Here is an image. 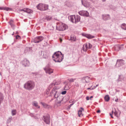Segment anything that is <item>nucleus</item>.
Segmentation results:
<instances>
[{"label": "nucleus", "mask_w": 126, "mask_h": 126, "mask_svg": "<svg viewBox=\"0 0 126 126\" xmlns=\"http://www.w3.org/2000/svg\"><path fill=\"white\" fill-rule=\"evenodd\" d=\"M53 60L55 62L60 63L63 59V55L60 51L55 52L52 56Z\"/></svg>", "instance_id": "nucleus-1"}, {"label": "nucleus", "mask_w": 126, "mask_h": 126, "mask_svg": "<svg viewBox=\"0 0 126 126\" xmlns=\"http://www.w3.org/2000/svg\"><path fill=\"white\" fill-rule=\"evenodd\" d=\"M35 86L34 82L32 81H29L24 84V88L28 90H31L34 88Z\"/></svg>", "instance_id": "nucleus-2"}, {"label": "nucleus", "mask_w": 126, "mask_h": 126, "mask_svg": "<svg viewBox=\"0 0 126 126\" xmlns=\"http://www.w3.org/2000/svg\"><path fill=\"white\" fill-rule=\"evenodd\" d=\"M67 26L65 24L61 23L57 25L56 26V29L59 31H63L67 28Z\"/></svg>", "instance_id": "nucleus-3"}, {"label": "nucleus", "mask_w": 126, "mask_h": 126, "mask_svg": "<svg viewBox=\"0 0 126 126\" xmlns=\"http://www.w3.org/2000/svg\"><path fill=\"white\" fill-rule=\"evenodd\" d=\"M48 6L47 5L40 3L38 4L36 7L38 9L42 11L47 10L48 9Z\"/></svg>", "instance_id": "nucleus-4"}, {"label": "nucleus", "mask_w": 126, "mask_h": 126, "mask_svg": "<svg viewBox=\"0 0 126 126\" xmlns=\"http://www.w3.org/2000/svg\"><path fill=\"white\" fill-rule=\"evenodd\" d=\"M42 119L47 124L49 125L50 123V116L49 115L47 114L43 116Z\"/></svg>", "instance_id": "nucleus-5"}, {"label": "nucleus", "mask_w": 126, "mask_h": 126, "mask_svg": "<svg viewBox=\"0 0 126 126\" xmlns=\"http://www.w3.org/2000/svg\"><path fill=\"white\" fill-rule=\"evenodd\" d=\"M44 39V37L42 36H39L34 38L33 41L35 43H38L41 42Z\"/></svg>", "instance_id": "nucleus-6"}, {"label": "nucleus", "mask_w": 126, "mask_h": 126, "mask_svg": "<svg viewBox=\"0 0 126 126\" xmlns=\"http://www.w3.org/2000/svg\"><path fill=\"white\" fill-rule=\"evenodd\" d=\"M124 64V61L123 60H118L115 65V67H119Z\"/></svg>", "instance_id": "nucleus-7"}, {"label": "nucleus", "mask_w": 126, "mask_h": 126, "mask_svg": "<svg viewBox=\"0 0 126 126\" xmlns=\"http://www.w3.org/2000/svg\"><path fill=\"white\" fill-rule=\"evenodd\" d=\"M79 14L81 16L86 17L89 16V13L87 11H86L82 10L78 12Z\"/></svg>", "instance_id": "nucleus-8"}, {"label": "nucleus", "mask_w": 126, "mask_h": 126, "mask_svg": "<svg viewBox=\"0 0 126 126\" xmlns=\"http://www.w3.org/2000/svg\"><path fill=\"white\" fill-rule=\"evenodd\" d=\"M21 64L24 67H28L30 64L29 61L26 59H24L22 61Z\"/></svg>", "instance_id": "nucleus-9"}, {"label": "nucleus", "mask_w": 126, "mask_h": 126, "mask_svg": "<svg viewBox=\"0 0 126 126\" xmlns=\"http://www.w3.org/2000/svg\"><path fill=\"white\" fill-rule=\"evenodd\" d=\"M44 70L45 71L46 73L50 74L53 72V70L50 68H44Z\"/></svg>", "instance_id": "nucleus-10"}, {"label": "nucleus", "mask_w": 126, "mask_h": 126, "mask_svg": "<svg viewBox=\"0 0 126 126\" xmlns=\"http://www.w3.org/2000/svg\"><path fill=\"white\" fill-rule=\"evenodd\" d=\"M82 35L83 36H84L88 39H91L94 38L95 37L94 36L90 34H86L84 33H82Z\"/></svg>", "instance_id": "nucleus-11"}, {"label": "nucleus", "mask_w": 126, "mask_h": 126, "mask_svg": "<svg viewBox=\"0 0 126 126\" xmlns=\"http://www.w3.org/2000/svg\"><path fill=\"white\" fill-rule=\"evenodd\" d=\"M115 49L117 51L121 50H123L124 48L123 45L116 46L115 47Z\"/></svg>", "instance_id": "nucleus-12"}, {"label": "nucleus", "mask_w": 126, "mask_h": 126, "mask_svg": "<svg viewBox=\"0 0 126 126\" xmlns=\"http://www.w3.org/2000/svg\"><path fill=\"white\" fill-rule=\"evenodd\" d=\"M102 17L103 19L105 21L108 20L110 18V16L108 14L103 15Z\"/></svg>", "instance_id": "nucleus-13"}, {"label": "nucleus", "mask_w": 126, "mask_h": 126, "mask_svg": "<svg viewBox=\"0 0 126 126\" xmlns=\"http://www.w3.org/2000/svg\"><path fill=\"white\" fill-rule=\"evenodd\" d=\"M84 0H81L82 4L85 7H87L89 5V3L85 1L84 2Z\"/></svg>", "instance_id": "nucleus-14"}, {"label": "nucleus", "mask_w": 126, "mask_h": 126, "mask_svg": "<svg viewBox=\"0 0 126 126\" xmlns=\"http://www.w3.org/2000/svg\"><path fill=\"white\" fill-rule=\"evenodd\" d=\"M75 17L74 16V15H73L70 16L68 17V19L69 20H70L72 23H74V18H75Z\"/></svg>", "instance_id": "nucleus-15"}, {"label": "nucleus", "mask_w": 126, "mask_h": 126, "mask_svg": "<svg viewBox=\"0 0 126 126\" xmlns=\"http://www.w3.org/2000/svg\"><path fill=\"white\" fill-rule=\"evenodd\" d=\"M60 83L59 82H56L55 81H53V83H51L49 85V87L50 88H51L53 85H58Z\"/></svg>", "instance_id": "nucleus-16"}, {"label": "nucleus", "mask_w": 126, "mask_h": 126, "mask_svg": "<svg viewBox=\"0 0 126 126\" xmlns=\"http://www.w3.org/2000/svg\"><path fill=\"white\" fill-rule=\"evenodd\" d=\"M82 110H84V109L82 107L80 108V109L78 111V116L79 117H81L83 115V114H82Z\"/></svg>", "instance_id": "nucleus-17"}, {"label": "nucleus", "mask_w": 126, "mask_h": 126, "mask_svg": "<svg viewBox=\"0 0 126 126\" xmlns=\"http://www.w3.org/2000/svg\"><path fill=\"white\" fill-rule=\"evenodd\" d=\"M54 94V97L55 98H57L60 96V93L57 91H56Z\"/></svg>", "instance_id": "nucleus-18"}, {"label": "nucleus", "mask_w": 126, "mask_h": 126, "mask_svg": "<svg viewBox=\"0 0 126 126\" xmlns=\"http://www.w3.org/2000/svg\"><path fill=\"white\" fill-rule=\"evenodd\" d=\"M12 9L9 8L4 7H0V10H5L8 11H11Z\"/></svg>", "instance_id": "nucleus-19"}, {"label": "nucleus", "mask_w": 126, "mask_h": 126, "mask_svg": "<svg viewBox=\"0 0 126 126\" xmlns=\"http://www.w3.org/2000/svg\"><path fill=\"white\" fill-rule=\"evenodd\" d=\"M13 21V20L11 19L10 21L8 22V23L11 26L12 28L13 29H14V25Z\"/></svg>", "instance_id": "nucleus-20"}, {"label": "nucleus", "mask_w": 126, "mask_h": 126, "mask_svg": "<svg viewBox=\"0 0 126 126\" xmlns=\"http://www.w3.org/2000/svg\"><path fill=\"white\" fill-rule=\"evenodd\" d=\"M76 19L75 20V23L79 22L80 19V17L79 15H76Z\"/></svg>", "instance_id": "nucleus-21"}, {"label": "nucleus", "mask_w": 126, "mask_h": 126, "mask_svg": "<svg viewBox=\"0 0 126 126\" xmlns=\"http://www.w3.org/2000/svg\"><path fill=\"white\" fill-rule=\"evenodd\" d=\"M32 105L35 106L37 108H40V106L38 105V103L36 101H34L33 102Z\"/></svg>", "instance_id": "nucleus-22"}, {"label": "nucleus", "mask_w": 126, "mask_h": 126, "mask_svg": "<svg viewBox=\"0 0 126 126\" xmlns=\"http://www.w3.org/2000/svg\"><path fill=\"white\" fill-rule=\"evenodd\" d=\"M119 77L118 79H117V80L118 81H121L122 80H123L124 78V76L122 75H119Z\"/></svg>", "instance_id": "nucleus-23"}, {"label": "nucleus", "mask_w": 126, "mask_h": 126, "mask_svg": "<svg viewBox=\"0 0 126 126\" xmlns=\"http://www.w3.org/2000/svg\"><path fill=\"white\" fill-rule=\"evenodd\" d=\"M66 83L65 84V85L64 87V89L66 90H67L69 89L70 88V87L68 84V83L66 82Z\"/></svg>", "instance_id": "nucleus-24"}, {"label": "nucleus", "mask_w": 126, "mask_h": 126, "mask_svg": "<svg viewBox=\"0 0 126 126\" xmlns=\"http://www.w3.org/2000/svg\"><path fill=\"white\" fill-rule=\"evenodd\" d=\"M104 98L105 101L106 102H108L110 99V98L108 95H106L105 96Z\"/></svg>", "instance_id": "nucleus-25"}, {"label": "nucleus", "mask_w": 126, "mask_h": 126, "mask_svg": "<svg viewBox=\"0 0 126 126\" xmlns=\"http://www.w3.org/2000/svg\"><path fill=\"white\" fill-rule=\"evenodd\" d=\"M85 80L86 82H90V81L91 80V79H90V78L89 77H88V76H87L85 77Z\"/></svg>", "instance_id": "nucleus-26"}, {"label": "nucleus", "mask_w": 126, "mask_h": 126, "mask_svg": "<svg viewBox=\"0 0 126 126\" xmlns=\"http://www.w3.org/2000/svg\"><path fill=\"white\" fill-rule=\"evenodd\" d=\"M121 28L124 30H126V24L125 23L123 24L121 27Z\"/></svg>", "instance_id": "nucleus-27"}, {"label": "nucleus", "mask_w": 126, "mask_h": 126, "mask_svg": "<svg viewBox=\"0 0 126 126\" xmlns=\"http://www.w3.org/2000/svg\"><path fill=\"white\" fill-rule=\"evenodd\" d=\"M26 12L27 13H32L33 12L32 10L26 8Z\"/></svg>", "instance_id": "nucleus-28"}, {"label": "nucleus", "mask_w": 126, "mask_h": 126, "mask_svg": "<svg viewBox=\"0 0 126 126\" xmlns=\"http://www.w3.org/2000/svg\"><path fill=\"white\" fill-rule=\"evenodd\" d=\"M58 89V87L56 86H55L54 87L53 89L52 90L51 94H54V93L56 91V90Z\"/></svg>", "instance_id": "nucleus-29"}, {"label": "nucleus", "mask_w": 126, "mask_h": 126, "mask_svg": "<svg viewBox=\"0 0 126 126\" xmlns=\"http://www.w3.org/2000/svg\"><path fill=\"white\" fill-rule=\"evenodd\" d=\"M3 98L2 94L1 93H0V105L2 101Z\"/></svg>", "instance_id": "nucleus-30"}, {"label": "nucleus", "mask_w": 126, "mask_h": 126, "mask_svg": "<svg viewBox=\"0 0 126 126\" xmlns=\"http://www.w3.org/2000/svg\"><path fill=\"white\" fill-rule=\"evenodd\" d=\"M70 40L73 41H75L76 40V37H74L73 35H72L70 37Z\"/></svg>", "instance_id": "nucleus-31"}, {"label": "nucleus", "mask_w": 126, "mask_h": 126, "mask_svg": "<svg viewBox=\"0 0 126 126\" xmlns=\"http://www.w3.org/2000/svg\"><path fill=\"white\" fill-rule=\"evenodd\" d=\"M41 104L45 108L47 107L49 105L45 103H44L42 102H41Z\"/></svg>", "instance_id": "nucleus-32"}, {"label": "nucleus", "mask_w": 126, "mask_h": 126, "mask_svg": "<svg viewBox=\"0 0 126 126\" xmlns=\"http://www.w3.org/2000/svg\"><path fill=\"white\" fill-rule=\"evenodd\" d=\"M46 19L47 21H49L51 19L52 17L50 16H47Z\"/></svg>", "instance_id": "nucleus-33"}, {"label": "nucleus", "mask_w": 126, "mask_h": 126, "mask_svg": "<svg viewBox=\"0 0 126 126\" xmlns=\"http://www.w3.org/2000/svg\"><path fill=\"white\" fill-rule=\"evenodd\" d=\"M16 113V111L15 110H12V114L13 116L15 115Z\"/></svg>", "instance_id": "nucleus-34"}, {"label": "nucleus", "mask_w": 126, "mask_h": 126, "mask_svg": "<svg viewBox=\"0 0 126 126\" xmlns=\"http://www.w3.org/2000/svg\"><path fill=\"white\" fill-rule=\"evenodd\" d=\"M64 98L63 96H60L59 97V99L60 100L62 101L63 100Z\"/></svg>", "instance_id": "nucleus-35"}, {"label": "nucleus", "mask_w": 126, "mask_h": 126, "mask_svg": "<svg viewBox=\"0 0 126 126\" xmlns=\"http://www.w3.org/2000/svg\"><path fill=\"white\" fill-rule=\"evenodd\" d=\"M114 114L117 117H119V115L118 113V112L116 111H115L114 112Z\"/></svg>", "instance_id": "nucleus-36"}, {"label": "nucleus", "mask_w": 126, "mask_h": 126, "mask_svg": "<svg viewBox=\"0 0 126 126\" xmlns=\"http://www.w3.org/2000/svg\"><path fill=\"white\" fill-rule=\"evenodd\" d=\"M16 36V39H19L20 38V36L18 35H17L16 36Z\"/></svg>", "instance_id": "nucleus-37"}, {"label": "nucleus", "mask_w": 126, "mask_h": 126, "mask_svg": "<svg viewBox=\"0 0 126 126\" xmlns=\"http://www.w3.org/2000/svg\"><path fill=\"white\" fill-rule=\"evenodd\" d=\"M74 79L75 80V79H74L72 78L71 79H68V80H69V82H74Z\"/></svg>", "instance_id": "nucleus-38"}, {"label": "nucleus", "mask_w": 126, "mask_h": 126, "mask_svg": "<svg viewBox=\"0 0 126 126\" xmlns=\"http://www.w3.org/2000/svg\"><path fill=\"white\" fill-rule=\"evenodd\" d=\"M26 8H24L23 9H20V11H23L24 12H26Z\"/></svg>", "instance_id": "nucleus-39"}, {"label": "nucleus", "mask_w": 126, "mask_h": 126, "mask_svg": "<svg viewBox=\"0 0 126 126\" xmlns=\"http://www.w3.org/2000/svg\"><path fill=\"white\" fill-rule=\"evenodd\" d=\"M88 48L89 49H90L92 47V45L90 43H88Z\"/></svg>", "instance_id": "nucleus-40"}, {"label": "nucleus", "mask_w": 126, "mask_h": 126, "mask_svg": "<svg viewBox=\"0 0 126 126\" xmlns=\"http://www.w3.org/2000/svg\"><path fill=\"white\" fill-rule=\"evenodd\" d=\"M50 89H51V88H49H49L47 90V92H46V94H48L49 92V91Z\"/></svg>", "instance_id": "nucleus-41"}, {"label": "nucleus", "mask_w": 126, "mask_h": 126, "mask_svg": "<svg viewBox=\"0 0 126 126\" xmlns=\"http://www.w3.org/2000/svg\"><path fill=\"white\" fill-rule=\"evenodd\" d=\"M82 50H83V51H86L87 50L86 49H85V48H84V45H83V47H82Z\"/></svg>", "instance_id": "nucleus-42"}, {"label": "nucleus", "mask_w": 126, "mask_h": 126, "mask_svg": "<svg viewBox=\"0 0 126 126\" xmlns=\"http://www.w3.org/2000/svg\"><path fill=\"white\" fill-rule=\"evenodd\" d=\"M66 92H66V91H63L62 92H61V94H63V95L65 94H66Z\"/></svg>", "instance_id": "nucleus-43"}, {"label": "nucleus", "mask_w": 126, "mask_h": 126, "mask_svg": "<svg viewBox=\"0 0 126 126\" xmlns=\"http://www.w3.org/2000/svg\"><path fill=\"white\" fill-rule=\"evenodd\" d=\"M88 45L87 43L85 44V47H86V50L88 49H89L88 47Z\"/></svg>", "instance_id": "nucleus-44"}, {"label": "nucleus", "mask_w": 126, "mask_h": 126, "mask_svg": "<svg viewBox=\"0 0 126 126\" xmlns=\"http://www.w3.org/2000/svg\"><path fill=\"white\" fill-rule=\"evenodd\" d=\"M73 104V103L71 104L68 106V108H70L71 106Z\"/></svg>", "instance_id": "nucleus-45"}, {"label": "nucleus", "mask_w": 126, "mask_h": 126, "mask_svg": "<svg viewBox=\"0 0 126 126\" xmlns=\"http://www.w3.org/2000/svg\"><path fill=\"white\" fill-rule=\"evenodd\" d=\"M62 101L61 100H59L57 102V103L58 104H60Z\"/></svg>", "instance_id": "nucleus-46"}, {"label": "nucleus", "mask_w": 126, "mask_h": 126, "mask_svg": "<svg viewBox=\"0 0 126 126\" xmlns=\"http://www.w3.org/2000/svg\"><path fill=\"white\" fill-rule=\"evenodd\" d=\"M86 99L87 100H89L90 99V98L89 96H87L86 97Z\"/></svg>", "instance_id": "nucleus-47"}, {"label": "nucleus", "mask_w": 126, "mask_h": 126, "mask_svg": "<svg viewBox=\"0 0 126 126\" xmlns=\"http://www.w3.org/2000/svg\"><path fill=\"white\" fill-rule=\"evenodd\" d=\"M118 98H116V99L115 100V102H118Z\"/></svg>", "instance_id": "nucleus-48"}, {"label": "nucleus", "mask_w": 126, "mask_h": 126, "mask_svg": "<svg viewBox=\"0 0 126 126\" xmlns=\"http://www.w3.org/2000/svg\"><path fill=\"white\" fill-rule=\"evenodd\" d=\"M74 15V16L75 17V18H74V20H75V19L76 20V15Z\"/></svg>", "instance_id": "nucleus-49"}, {"label": "nucleus", "mask_w": 126, "mask_h": 126, "mask_svg": "<svg viewBox=\"0 0 126 126\" xmlns=\"http://www.w3.org/2000/svg\"><path fill=\"white\" fill-rule=\"evenodd\" d=\"M31 115H30L32 117H34V115H33V113H31Z\"/></svg>", "instance_id": "nucleus-50"}, {"label": "nucleus", "mask_w": 126, "mask_h": 126, "mask_svg": "<svg viewBox=\"0 0 126 126\" xmlns=\"http://www.w3.org/2000/svg\"><path fill=\"white\" fill-rule=\"evenodd\" d=\"M100 110H98L97 111V112L98 113H100Z\"/></svg>", "instance_id": "nucleus-51"}, {"label": "nucleus", "mask_w": 126, "mask_h": 126, "mask_svg": "<svg viewBox=\"0 0 126 126\" xmlns=\"http://www.w3.org/2000/svg\"><path fill=\"white\" fill-rule=\"evenodd\" d=\"M59 40H60V42L61 43L62 42V39L61 38H60L59 39Z\"/></svg>", "instance_id": "nucleus-52"}, {"label": "nucleus", "mask_w": 126, "mask_h": 126, "mask_svg": "<svg viewBox=\"0 0 126 126\" xmlns=\"http://www.w3.org/2000/svg\"><path fill=\"white\" fill-rule=\"evenodd\" d=\"M93 97V96H91L90 97V100H91V98H92Z\"/></svg>", "instance_id": "nucleus-53"}, {"label": "nucleus", "mask_w": 126, "mask_h": 126, "mask_svg": "<svg viewBox=\"0 0 126 126\" xmlns=\"http://www.w3.org/2000/svg\"><path fill=\"white\" fill-rule=\"evenodd\" d=\"M112 114H111V113H110V115L111 116H112Z\"/></svg>", "instance_id": "nucleus-54"}, {"label": "nucleus", "mask_w": 126, "mask_h": 126, "mask_svg": "<svg viewBox=\"0 0 126 126\" xmlns=\"http://www.w3.org/2000/svg\"><path fill=\"white\" fill-rule=\"evenodd\" d=\"M87 89L88 90H91V88H89Z\"/></svg>", "instance_id": "nucleus-55"}, {"label": "nucleus", "mask_w": 126, "mask_h": 126, "mask_svg": "<svg viewBox=\"0 0 126 126\" xmlns=\"http://www.w3.org/2000/svg\"><path fill=\"white\" fill-rule=\"evenodd\" d=\"M106 0H102V1L103 2H105L106 1Z\"/></svg>", "instance_id": "nucleus-56"}, {"label": "nucleus", "mask_w": 126, "mask_h": 126, "mask_svg": "<svg viewBox=\"0 0 126 126\" xmlns=\"http://www.w3.org/2000/svg\"><path fill=\"white\" fill-rule=\"evenodd\" d=\"M99 85V84H97L96 85V86H96V87H97V86H98Z\"/></svg>", "instance_id": "nucleus-57"}, {"label": "nucleus", "mask_w": 126, "mask_h": 126, "mask_svg": "<svg viewBox=\"0 0 126 126\" xmlns=\"http://www.w3.org/2000/svg\"><path fill=\"white\" fill-rule=\"evenodd\" d=\"M94 89V88H91V90H93Z\"/></svg>", "instance_id": "nucleus-58"}, {"label": "nucleus", "mask_w": 126, "mask_h": 126, "mask_svg": "<svg viewBox=\"0 0 126 126\" xmlns=\"http://www.w3.org/2000/svg\"><path fill=\"white\" fill-rule=\"evenodd\" d=\"M96 87V86H94L93 88H94V89H95Z\"/></svg>", "instance_id": "nucleus-59"}, {"label": "nucleus", "mask_w": 126, "mask_h": 126, "mask_svg": "<svg viewBox=\"0 0 126 126\" xmlns=\"http://www.w3.org/2000/svg\"><path fill=\"white\" fill-rule=\"evenodd\" d=\"M40 32H38L37 33L38 34H40Z\"/></svg>", "instance_id": "nucleus-60"}, {"label": "nucleus", "mask_w": 126, "mask_h": 126, "mask_svg": "<svg viewBox=\"0 0 126 126\" xmlns=\"http://www.w3.org/2000/svg\"><path fill=\"white\" fill-rule=\"evenodd\" d=\"M18 32H16V34H18Z\"/></svg>", "instance_id": "nucleus-61"}, {"label": "nucleus", "mask_w": 126, "mask_h": 126, "mask_svg": "<svg viewBox=\"0 0 126 126\" xmlns=\"http://www.w3.org/2000/svg\"><path fill=\"white\" fill-rule=\"evenodd\" d=\"M112 114H113V110H112Z\"/></svg>", "instance_id": "nucleus-62"}, {"label": "nucleus", "mask_w": 126, "mask_h": 126, "mask_svg": "<svg viewBox=\"0 0 126 126\" xmlns=\"http://www.w3.org/2000/svg\"><path fill=\"white\" fill-rule=\"evenodd\" d=\"M14 41L15 42H16V40H15V39H14Z\"/></svg>", "instance_id": "nucleus-63"}, {"label": "nucleus", "mask_w": 126, "mask_h": 126, "mask_svg": "<svg viewBox=\"0 0 126 126\" xmlns=\"http://www.w3.org/2000/svg\"><path fill=\"white\" fill-rule=\"evenodd\" d=\"M111 117L112 118H113V117L112 116H112H111Z\"/></svg>", "instance_id": "nucleus-64"}]
</instances>
